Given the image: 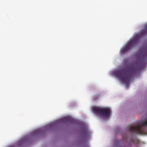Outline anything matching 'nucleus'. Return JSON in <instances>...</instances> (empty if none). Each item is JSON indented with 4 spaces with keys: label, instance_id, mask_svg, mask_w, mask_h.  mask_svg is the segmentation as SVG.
Listing matches in <instances>:
<instances>
[{
    "label": "nucleus",
    "instance_id": "nucleus-1",
    "mask_svg": "<svg viewBox=\"0 0 147 147\" xmlns=\"http://www.w3.org/2000/svg\"><path fill=\"white\" fill-rule=\"evenodd\" d=\"M138 53L136 55L138 59L136 64L130 62L127 63L125 69L114 72L116 76L121 81L128 84L130 77L146 66L147 63V44L140 48Z\"/></svg>",
    "mask_w": 147,
    "mask_h": 147
},
{
    "label": "nucleus",
    "instance_id": "nucleus-2",
    "mask_svg": "<svg viewBox=\"0 0 147 147\" xmlns=\"http://www.w3.org/2000/svg\"><path fill=\"white\" fill-rule=\"evenodd\" d=\"M147 34V24L146 25L144 29L140 32L138 34L136 35L128 42L125 46L120 51V53L123 54L130 50L132 47L136 45L139 42L140 38Z\"/></svg>",
    "mask_w": 147,
    "mask_h": 147
},
{
    "label": "nucleus",
    "instance_id": "nucleus-3",
    "mask_svg": "<svg viewBox=\"0 0 147 147\" xmlns=\"http://www.w3.org/2000/svg\"><path fill=\"white\" fill-rule=\"evenodd\" d=\"M147 120H143L134 125L130 126L129 129V131L137 134H147Z\"/></svg>",
    "mask_w": 147,
    "mask_h": 147
},
{
    "label": "nucleus",
    "instance_id": "nucleus-4",
    "mask_svg": "<svg viewBox=\"0 0 147 147\" xmlns=\"http://www.w3.org/2000/svg\"><path fill=\"white\" fill-rule=\"evenodd\" d=\"M92 111L95 114L98 115H100L107 117L109 116L111 113V111L108 108H102L97 107H94L92 108Z\"/></svg>",
    "mask_w": 147,
    "mask_h": 147
},
{
    "label": "nucleus",
    "instance_id": "nucleus-5",
    "mask_svg": "<svg viewBox=\"0 0 147 147\" xmlns=\"http://www.w3.org/2000/svg\"><path fill=\"white\" fill-rule=\"evenodd\" d=\"M100 94H96V95H94L93 98V99L94 100H96L97 98L99 97L100 96Z\"/></svg>",
    "mask_w": 147,
    "mask_h": 147
},
{
    "label": "nucleus",
    "instance_id": "nucleus-6",
    "mask_svg": "<svg viewBox=\"0 0 147 147\" xmlns=\"http://www.w3.org/2000/svg\"><path fill=\"white\" fill-rule=\"evenodd\" d=\"M128 137L125 135L123 136L122 139L124 141H127V139Z\"/></svg>",
    "mask_w": 147,
    "mask_h": 147
},
{
    "label": "nucleus",
    "instance_id": "nucleus-7",
    "mask_svg": "<svg viewBox=\"0 0 147 147\" xmlns=\"http://www.w3.org/2000/svg\"><path fill=\"white\" fill-rule=\"evenodd\" d=\"M127 63H128L127 59H124L123 61V64L124 65H125L126 64H127Z\"/></svg>",
    "mask_w": 147,
    "mask_h": 147
},
{
    "label": "nucleus",
    "instance_id": "nucleus-8",
    "mask_svg": "<svg viewBox=\"0 0 147 147\" xmlns=\"http://www.w3.org/2000/svg\"><path fill=\"white\" fill-rule=\"evenodd\" d=\"M130 142L133 143H135L134 140L132 138L130 139Z\"/></svg>",
    "mask_w": 147,
    "mask_h": 147
},
{
    "label": "nucleus",
    "instance_id": "nucleus-9",
    "mask_svg": "<svg viewBox=\"0 0 147 147\" xmlns=\"http://www.w3.org/2000/svg\"><path fill=\"white\" fill-rule=\"evenodd\" d=\"M138 143L139 142V141H138Z\"/></svg>",
    "mask_w": 147,
    "mask_h": 147
}]
</instances>
